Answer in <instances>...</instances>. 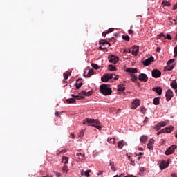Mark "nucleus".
Returning a JSON list of instances; mask_svg holds the SVG:
<instances>
[{
	"label": "nucleus",
	"mask_w": 177,
	"mask_h": 177,
	"mask_svg": "<svg viewBox=\"0 0 177 177\" xmlns=\"http://www.w3.org/2000/svg\"><path fill=\"white\" fill-rule=\"evenodd\" d=\"M91 172H92V170H86V171L84 173L85 176L89 177V174H91Z\"/></svg>",
	"instance_id": "38"
},
{
	"label": "nucleus",
	"mask_w": 177,
	"mask_h": 177,
	"mask_svg": "<svg viewBox=\"0 0 177 177\" xmlns=\"http://www.w3.org/2000/svg\"><path fill=\"white\" fill-rule=\"evenodd\" d=\"M122 38L123 39H124V41H129V39H130V37H129V36L128 35H122Z\"/></svg>",
	"instance_id": "32"
},
{
	"label": "nucleus",
	"mask_w": 177,
	"mask_h": 177,
	"mask_svg": "<svg viewBox=\"0 0 177 177\" xmlns=\"http://www.w3.org/2000/svg\"><path fill=\"white\" fill-rule=\"evenodd\" d=\"M149 145H153V143H154V139H151V140H149Z\"/></svg>",
	"instance_id": "53"
},
{
	"label": "nucleus",
	"mask_w": 177,
	"mask_h": 177,
	"mask_svg": "<svg viewBox=\"0 0 177 177\" xmlns=\"http://www.w3.org/2000/svg\"><path fill=\"white\" fill-rule=\"evenodd\" d=\"M82 136H84V130H82V131L79 133V138H82Z\"/></svg>",
	"instance_id": "46"
},
{
	"label": "nucleus",
	"mask_w": 177,
	"mask_h": 177,
	"mask_svg": "<svg viewBox=\"0 0 177 177\" xmlns=\"http://www.w3.org/2000/svg\"><path fill=\"white\" fill-rule=\"evenodd\" d=\"M128 32H129V34L132 35V34H133V30H128Z\"/></svg>",
	"instance_id": "57"
},
{
	"label": "nucleus",
	"mask_w": 177,
	"mask_h": 177,
	"mask_svg": "<svg viewBox=\"0 0 177 177\" xmlns=\"http://www.w3.org/2000/svg\"><path fill=\"white\" fill-rule=\"evenodd\" d=\"M80 96H86V92L85 91H82L80 93Z\"/></svg>",
	"instance_id": "47"
},
{
	"label": "nucleus",
	"mask_w": 177,
	"mask_h": 177,
	"mask_svg": "<svg viewBox=\"0 0 177 177\" xmlns=\"http://www.w3.org/2000/svg\"><path fill=\"white\" fill-rule=\"evenodd\" d=\"M174 67H175V66L174 64L167 65L166 66V70H167V71H171V70H174Z\"/></svg>",
	"instance_id": "27"
},
{
	"label": "nucleus",
	"mask_w": 177,
	"mask_h": 177,
	"mask_svg": "<svg viewBox=\"0 0 177 177\" xmlns=\"http://www.w3.org/2000/svg\"><path fill=\"white\" fill-rule=\"evenodd\" d=\"M177 9V3L175 4L174 6H173V10H176Z\"/></svg>",
	"instance_id": "55"
},
{
	"label": "nucleus",
	"mask_w": 177,
	"mask_h": 177,
	"mask_svg": "<svg viewBox=\"0 0 177 177\" xmlns=\"http://www.w3.org/2000/svg\"><path fill=\"white\" fill-rule=\"evenodd\" d=\"M107 48H109V46H107V47H104V48L100 46L99 49H100V50H104V49H107Z\"/></svg>",
	"instance_id": "50"
},
{
	"label": "nucleus",
	"mask_w": 177,
	"mask_h": 177,
	"mask_svg": "<svg viewBox=\"0 0 177 177\" xmlns=\"http://www.w3.org/2000/svg\"><path fill=\"white\" fill-rule=\"evenodd\" d=\"M62 171L63 172H65V174H67V172H68V167H67V165H64L63 167Z\"/></svg>",
	"instance_id": "34"
},
{
	"label": "nucleus",
	"mask_w": 177,
	"mask_h": 177,
	"mask_svg": "<svg viewBox=\"0 0 177 177\" xmlns=\"http://www.w3.org/2000/svg\"><path fill=\"white\" fill-rule=\"evenodd\" d=\"M140 112L142 113V114H146V108L144 106L140 107Z\"/></svg>",
	"instance_id": "37"
},
{
	"label": "nucleus",
	"mask_w": 177,
	"mask_h": 177,
	"mask_svg": "<svg viewBox=\"0 0 177 177\" xmlns=\"http://www.w3.org/2000/svg\"><path fill=\"white\" fill-rule=\"evenodd\" d=\"M107 141H108L109 143H112L113 145H115V138H109Z\"/></svg>",
	"instance_id": "31"
},
{
	"label": "nucleus",
	"mask_w": 177,
	"mask_h": 177,
	"mask_svg": "<svg viewBox=\"0 0 177 177\" xmlns=\"http://www.w3.org/2000/svg\"><path fill=\"white\" fill-rule=\"evenodd\" d=\"M105 75H106L108 80H111V78H113V74H106Z\"/></svg>",
	"instance_id": "45"
},
{
	"label": "nucleus",
	"mask_w": 177,
	"mask_h": 177,
	"mask_svg": "<svg viewBox=\"0 0 177 177\" xmlns=\"http://www.w3.org/2000/svg\"><path fill=\"white\" fill-rule=\"evenodd\" d=\"M165 97L167 102H169V100H171V99L174 97V92L172 91V90L168 89L166 91Z\"/></svg>",
	"instance_id": "3"
},
{
	"label": "nucleus",
	"mask_w": 177,
	"mask_h": 177,
	"mask_svg": "<svg viewBox=\"0 0 177 177\" xmlns=\"http://www.w3.org/2000/svg\"><path fill=\"white\" fill-rule=\"evenodd\" d=\"M138 80L142 82H147V81H149V77H147V75L141 73L138 76Z\"/></svg>",
	"instance_id": "9"
},
{
	"label": "nucleus",
	"mask_w": 177,
	"mask_h": 177,
	"mask_svg": "<svg viewBox=\"0 0 177 177\" xmlns=\"http://www.w3.org/2000/svg\"><path fill=\"white\" fill-rule=\"evenodd\" d=\"M100 91L102 95H104V96H108L109 95H111L112 91L111 88H110L109 84H103L100 86Z\"/></svg>",
	"instance_id": "2"
},
{
	"label": "nucleus",
	"mask_w": 177,
	"mask_h": 177,
	"mask_svg": "<svg viewBox=\"0 0 177 177\" xmlns=\"http://www.w3.org/2000/svg\"><path fill=\"white\" fill-rule=\"evenodd\" d=\"M140 106V100H135L132 102L131 109L132 110H136L138 107Z\"/></svg>",
	"instance_id": "4"
},
{
	"label": "nucleus",
	"mask_w": 177,
	"mask_h": 177,
	"mask_svg": "<svg viewBox=\"0 0 177 177\" xmlns=\"http://www.w3.org/2000/svg\"><path fill=\"white\" fill-rule=\"evenodd\" d=\"M154 129H156V131H160V129H161V126L159 124V123L154 127Z\"/></svg>",
	"instance_id": "39"
},
{
	"label": "nucleus",
	"mask_w": 177,
	"mask_h": 177,
	"mask_svg": "<svg viewBox=\"0 0 177 177\" xmlns=\"http://www.w3.org/2000/svg\"><path fill=\"white\" fill-rule=\"evenodd\" d=\"M115 77H113V80H118L120 78V76L118 75H114Z\"/></svg>",
	"instance_id": "54"
},
{
	"label": "nucleus",
	"mask_w": 177,
	"mask_h": 177,
	"mask_svg": "<svg viewBox=\"0 0 177 177\" xmlns=\"http://www.w3.org/2000/svg\"><path fill=\"white\" fill-rule=\"evenodd\" d=\"M62 162L63 164H68V157L63 156L62 159Z\"/></svg>",
	"instance_id": "20"
},
{
	"label": "nucleus",
	"mask_w": 177,
	"mask_h": 177,
	"mask_svg": "<svg viewBox=\"0 0 177 177\" xmlns=\"http://www.w3.org/2000/svg\"><path fill=\"white\" fill-rule=\"evenodd\" d=\"M153 104H155V106H158V104H160V97H156L153 99Z\"/></svg>",
	"instance_id": "25"
},
{
	"label": "nucleus",
	"mask_w": 177,
	"mask_h": 177,
	"mask_svg": "<svg viewBox=\"0 0 177 177\" xmlns=\"http://www.w3.org/2000/svg\"><path fill=\"white\" fill-rule=\"evenodd\" d=\"M172 131H174V127H172V126H169V127H167L162 129V131L163 133H171V132H172Z\"/></svg>",
	"instance_id": "11"
},
{
	"label": "nucleus",
	"mask_w": 177,
	"mask_h": 177,
	"mask_svg": "<svg viewBox=\"0 0 177 177\" xmlns=\"http://www.w3.org/2000/svg\"><path fill=\"white\" fill-rule=\"evenodd\" d=\"M166 38H167L169 39V41H171V39H172V37H171V35H169V34H167Z\"/></svg>",
	"instance_id": "48"
},
{
	"label": "nucleus",
	"mask_w": 177,
	"mask_h": 177,
	"mask_svg": "<svg viewBox=\"0 0 177 177\" xmlns=\"http://www.w3.org/2000/svg\"><path fill=\"white\" fill-rule=\"evenodd\" d=\"M138 53H139V46H133L131 54L133 56H138Z\"/></svg>",
	"instance_id": "12"
},
{
	"label": "nucleus",
	"mask_w": 177,
	"mask_h": 177,
	"mask_svg": "<svg viewBox=\"0 0 177 177\" xmlns=\"http://www.w3.org/2000/svg\"><path fill=\"white\" fill-rule=\"evenodd\" d=\"M109 70L110 71H117V67H115L113 65L111 64V65L109 66Z\"/></svg>",
	"instance_id": "28"
},
{
	"label": "nucleus",
	"mask_w": 177,
	"mask_h": 177,
	"mask_svg": "<svg viewBox=\"0 0 177 177\" xmlns=\"http://www.w3.org/2000/svg\"><path fill=\"white\" fill-rule=\"evenodd\" d=\"M169 165V162L167 161L162 160L159 165V167L160 169V171H162L165 169V168H168V166Z\"/></svg>",
	"instance_id": "8"
},
{
	"label": "nucleus",
	"mask_w": 177,
	"mask_h": 177,
	"mask_svg": "<svg viewBox=\"0 0 177 177\" xmlns=\"http://www.w3.org/2000/svg\"><path fill=\"white\" fill-rule=\"evenodd\" d=\"M106 34H109V33H107V32H102V37H106Z\"/></svg>",
	"instance_id": "62"
},
{
	"label": "nucleus",
	"mask_w": 177,
	"mask_h": 177,
	"mask_svg": "<svg viewBox=\"0 0 177 177\" xmlns=\"http://www.w3.org/2000/svg\"><path fill=\"white\" fill-rule=\"evenodd\" d=\"M118 91L119 92H122V91H125V87H124L123 84H120L118 86Z\"/></svg>",
	"instance_id": "22"
},
{
	"label": "nucleus",
	"mask_w": 177,
	"mask_h": 177,
	"mask_svg": "<svg viewBox=\"0 0 177 177\" xmlns=\"http://www.w3.org/2000/svg\"><path fill=\"white\" fill-rule=\"evenodd\" d=\"M113 31H114V28H111L106 31V34H110V32H113Z\"/></svg>",
	"instance_id": "42"
},
{
	"label": "nucleus",
	"mask_w": 177,
	"mask_h": 177,
	"mask_svg": "<svg viewBox=\"0 0 177 177\" xmlns=\"http://www.w3.org/2000/svg\"><path fill=\"white\" fill-rule=\"evenodd\" d=\"M66 103H68V104H71V103H75V98H69L66 100Z\"/></svg>",
	"instance_id": "24"
},
{
	"label": "nucleus",
	"mask_w": 177,
	"mask_h": 177,
	"mask_svg": "<svg viewBox=\"0 0 177 177\" xmlns=\"http://www.w3.org/2000/svg\"><path fill=\"white\" fill-rule=\"evenodd\" d=\"M124 145H125V142H124V140L119 141L118 142V149H122V147H124Z\"/></svg>",
	"instance_id": "19"
},
{
	"label": "nucleus",
	"mask_w": 177,
	"mask_h": 177,
	"mask_svg": "<svg viewBox=\"0 0 177 177\" xmlns=\"http://www.w3.org/2000/svg\"><path fill=\"white\" fill-rule=\"evenodd\" d=\"M69 75H71V71H67L66 73H64V80H68Z\"/></svg>",
	"instance_id": "29"
},
{
	"label": "nucleus",
	"mask_w": 177,
	"mask_h": 177,
	"mask_svg": "<svg viewBox=\"0 0 177 177\" xmlns=\"http://www.w3.org/2000/svg\"><path fill=\"white\" fill-rule=\"evenodd\" d=\"M91 95H92V92L91 91L86 92V96H91Z\"/></svg>",
	"instance_id": "51"
},
{
	"label": "nucleus",
	"mask_w": 177,
	"mask_h": 177,
	"mask_svg": "<svg viewBox=\"0 0 177 177\" xmlns=\"http://www.w3.org/2000/svg\"><path fill=\"white\" fill-rule=\"evenodd\" d=\"M140 140L141 143H146V142H147V136L143 135L140 137Z\"/></svg>",
	"instance_id": "16"
},
{
	"label": "nucleus",
	"mask_w": 177,
	"mask_h": 177,
	"mask_svg": "<svg viewBox=\"0 0 177 177\" xmlns=\"http://www.w3.org/2000/svg\"><path fill=\"white\" fill-rule=\"evenodd\" d=\"M174 57H176L177 56V45L174 48Z\"/></svg>",
	"instance_id": "44"
},
{
	"label": "nucleus",
	"mask_w": 177,
	"mask_h": 177,
	"mask_svg": "<svg viewBox=\"0 0 177 177\" xmlns=\"http://www.w3.org/2000/svg\"><path fill=\"white\" fill-rule=\"evenodd\" d=\"M108 59H109V62L112 63L113 64H117V63H118L120 60V58H118V57L113 55L111 57H109Z\"/></svg>",
	"instance_id": "6"
},
{
	"label": "nucleus",
	"mask_w": 177,
	"mask_h": 177,
	"mask_svg": "<svg viewBox=\"0 0 177 177\" xmlns=\"http://www.w3.org/2000/svg\"><path fill=\"white\" fill-rule=\"evenodd\" d=\"M76 85V89H80L82 86V82H80V80H77V82L75 84Z\"/></svg>",
	"instance_id": "26"
},
{
	"label": "nucleus",
	"mask_w": 177,
	"mask_h": 177,
	"mask_svg": "<svg viewBox=\"0 0 177 177\" xmlns=\"http://www.w3.org/2000/svg\"><path fill=\"white\" fill-rule=\"evenodd\" d=\"M123 52H124V53H132V52H131V50H127V49H124Z\"/></svg>",
	"instance_id": "49"
},
{
	"label": "nucleus",
	"mask_w": 177,
	"mask_h": 177,
	"mask_svg": "<svg viewBox=\"0 0 177 177\" xmlns=\"http://www.w3.org/2000/svg\"><path fill=\"white\" fill-rule=\"evenodd\" d=\"M147 121H149V118L145 117L144 120V122H147Z\"/></svg>",
	"instance_id": "58"
},
{
	"label": "nucleus",
	"mask_w": 177,
	"mask_h": 177,
	"mask_svg": "<svg viewBox=\"0 0 177 177\" xmlns=\"http://www.w3.org/2000/svg\"><path fill=\"white\" fill-rule=\"evenodd\" d=\"M126 73H131L132 74H136V73H138V68H128L126 69Z\"/></svg>",
	"instance_id": "14"
},
{
	"label": "nucleus",
	"mask_w": 177,
	"mask_h": 177,
	"mask_svg": "<svg viewBox=\"0 0 177 177\" xmlns=\"http://www.w3.org/2000/svg\"><path fill=\"white\" fill-rule=\"evenodd\" d=\"M151 74L153 78H160V77H161V71H160L158 69L152 70Z\"/></svg>",
	"instance_id": "7"
},
{
	"label": "nucleus",
	"mask_w": 177,
	"mask_h": 177,
	"mask_svg": "<svg viewBox=\"0 0 177 177\" xmlns=\"http://www.w3.org/2000/svg\"><path fill=\"white\" fill-rule=\"evenodd\" d=\"M76 158L79 160H85V154H82V153H77Z\"/></svg>",
	"instance_id": "15"
},
{
	"label": "nucleus",
	"mask_w": 177,
	"mask_h": 177,
	"mask_svg": "<svg viewBox=\"0 0 177 177\" xmlns=\"http://www.w3.org/2000/svg\"><path fill=\"white\" fill-rule=\"evenodd\" d=\"M159 36H160V37H164L165 38H167V37H165V35H164V33H160Z\"/></svg>",
	"instance_id": "63"
},
{
	"label": "nucleus",
	"mask_w": 177,
	"mask_h": 177,
	"mask_svg": "<svg viewBox=\"0 0 177 177\" xmlns=\"http://www.w3.org/2000/svg\"><path fill=\"white\" fill-rule=\"evenodd\" d=\"M159 125H160V127H165V125H167V123L165 122H159Z\"/></svg>",
	"instance_id": "43"
},
{
	"label": "nucleus",
	"mask_w": 177,
	"mask_h": 177,
	"mask_svg": "<svg viewBox=\"0 0 177 177\" xmlns=\"http://www.w3.org/2000/svg\"><path fill=\"white\" fill-rule=\"evenodd\" d=\"M101 81L102 82H107L109 81V77L105 75L101 77Z\"/></svg>",
	"instance_id": "30"
},
{
	"label": "nucleus",
	"mask_w": 177,
	"mask_h": 177,
	"mask_svg": "<svg viewBox=\"0 0 177 177\" xmlns=\"http://www.w3.org/2000/svg\"><path fill=\"white\" fill-rule=\"evenodd\" d=\"M174 62H175V59H174L169 60L167 63V66H172V63H174Z\"/></svg>",
	"instance_id": "36"
},
{
	"label": "nucleus",
	"mask_w": 177,
	"mask_h": 177,
	"mask_svg": "<svg viewBox=\"0 0 177 177\" xmlns=\"http://www.w3.org/2000/svg\"><path fill=\"white\" fill-rule=\"evenodd\" d=\"M152 91H153V92H156V93H158V95H161L162 93V88L161 87L153 88Z\"/></svg>",
	"instance_id": "13"
},
{
	"label": "nucleus",
	"mask_w": 177,
	"mask_h": 177,
	"mask_svg": "<svg viewBox=\"0 0 177 177\" xmlns=\"http://www.w3.org/2000/svg\"><path fill=\"white\" fill-rule=\"evenodd\" d=\"M131 81L135 82L136 80H138V77L135 75H133L131 78Z\"/></svg>",
	"instance_id": "40"
},
{
	"label": "nucleus",
	"mask_w": 177,
	"mask_h": 177,
	"mask_svg": "<svg viewBox=\"0 0 177 177\" xmlns=\"http://www.w3.org/2000/svg\"><path fill=\"white\" fill-rule=\"evenodd\" d=\"M151 62H154V57H151L149 58H147V59L144 60L142 62V64L145 66V67H147V66L150 65L151 64Z\"/></svg>",
	"instance_id": "10"
},
{
	"label": "nucleus",
	"mask_w": 177,
	"mask_h": 177,
	"mask_svg": "<svg viewBox=\"0 0 177 177\" xmlns=\"http://www.w3.org/2000/svg\"><path fill=\"white\" fill-rule=\"evenodd\" d=\"M91 66L93 67V68H95V70H99V68H100V66H99V65L96 64H91Z\"/></svg>",
	"instance_id": "33"
},
{
	"label": "nucleus",
	"mask_w": 177,
	"mask_h": 177,
	"mask_svg": "<svg viewBox=\"0 0 177 177\" xmlns=\"http://www.w3.org/2000/svg\"><path fill=\"white\" fill-rule=\"evenodd\" d=\"M147 147V149H149V150H153V145L152 144L148 143Z\"/></svg>",
	"instance_id": "41"
},
{
	"label": "nucleus",
	"mask_w": 177,
	"mask_h": 177,
	"mask_svg": "<svg viewBox=\"0 0 177 177\" xmlns=\"http://www.w3.org/2000/svg\"><path fill=\"white\" fill-rule=\"evenodd\" d=\"M171 177H177L176 174H175V173H172V174H171Z\"/></svg>",
	"instance_id": "59"
},
{
	"label": "nucleus",
	"mask_w": 177,
	"mask_h": 177,
	"mask_svg": "<svg viewBox=\"0 0 177 177\" xmlns=\"http://www.w3.org/2000/svg\"><path fill=\"white\" fill-rule=\"evenodd\" d=\"M156 51H157V52H161V48L157 47Z\"/></svg>",
	"instance_id": "60"
},
{
	"label": "nucleus",
	"mask_w": 177,
	"mask_h": 177,
	"mask_svg": "<svg viewBox=\"0 0 177 177\" xmlns=\"http://www.w3.org/2000/svg\"><path fill=\"white\" fill-rule=\"evenodd\" d=\"M119 177H127V176H124V174H122L121 175L119 176Z\"/></svg>",
	"instance_id": "64"
},
{
	"label": "nucleus",
	"mask_w": 177,
	"mask_h": 177,
	"mask_svg": "<svg viewBox=\"0 0 177 177\" xmlns=\"http://www.w3.org/2000/svg\"><path fill=\"white\" fill-rule=\"evenodd\" d=\"M171 88H173V89H176L177 88V83H176V80H174L171 84H170Z\"/></svg>",
	"instance_id": "23"
},
{
	"label": "nucleus",
	"mask_w": 177,
	"mask_h": 177,
	"mask_svg": "<svg viewBox=\"0 0 177 177\" xmlns=\"http://www.w3.org/2000/svg\"><path fill=\"white\" fill-rule=\"evenodd\" d=\"M109 165L111 167H114V162H110Z\"/></svg>",
	"instance_id": "61"
},
{
	"label": "nucleus",
	"mask_w": 177,
	"mask_h": 177,
	"mask_svg": "<svg viewBox=\"0 0 177 177\" xmlns=\"http://www.w3.org/2000/svg\"><path fill=\"white\" fill-rule=\"evenodd\" d=\"M95 74V70L93 69H90L88 72V74L86 75V77L88 78H89V77H91V75H93Z\"/></svg>",
	"instance_id": "21"
},
{
	"label": "nucleus",
	"mask_w": 177,
	"mask_h": 177,
	"mask_svg": "<svg viewBox=\"0 0 177 177\" xmlns=\"http://www.w3.org/2000/svg\"><path fill=\"white\" fill-rule=\"evenodd\" d=\"M162 3L165 6H171V3H169V1H163Z\"/></svg>",
	"instance_id": "35"
},
{
	"label": "nucleus",
	"mask_w": 177,
	"mask_h": 177,
	"mask_svg": "<svg viewBox=\"0 0 177 177\" xmlns=\"http://www.w3.org/2000/svg\"><path fill=\"white\" fill-rule=\"evenodd\" d=\"M111 171H113V172H115V167L114 166L111 167Z\"/></svg>",
	"instance_id": "56"
},
{
	"label": "nucleus",
	"mask_w": 177,
	"mask_h": 177,
	"mask_svg": "<svg viewBox=\"0 0 177 177\" xmlns=\"http://www.w3.org/2000/svg\"><path fill=\"white\" fill-rule=\"evenodd\" d=\"M71 97H74V99H76L77 100H81L82 99H84V97L82 95H75L74 94H72Z\"/></svg>",
	"instance_id": "18"
},
{
	"label": "nucleus",
	"mask_w": 177,
	"mask_h": 177,
	"mask_svg": "<svg viewBox=\"0 0 177 177\" xmlns=\"http://www.w3.org/2000/svg\"><path fill=\"white\" fill-rule=\"evenodd\" d=\"M55 117H60V113H59V111H56L55 113Z\"/></svg>",
	"instance_id": "52"
},
{
	"label": "nucleus",
	"mask_w": 177,
	"mask_h": 177,
	"mask_svg": "<svg viewBox=\"0 0 177 177\" xmlns=\"http://www.w3.org/2000/svg\"><path fill=\"white\" fill-rule=\"evenodd\" d=\"M175 149H176V145H171L170 147H169L168 149L166 150L165 154H166V156H169V154H174V153L175 152Z\"/></svg>",
	"instance_id": "5"
},
{
	"label": "nucleus",
	"mask_w": 177,
	"mask_h": 177,
	"mask_svg": "<svg viewBox=\"0 0 177 177\" xmlns=\"http://www.w3.org/2000/svg\"><path fill=\"white\" fill-rule=\"evenodd\" d=\"M100 45H102V46H106V45H108V46H110V43L107 41L100 40Z\"/></svg>",
	"instance_id": "17"
},
{
	"label": "nucleus",
	"mask_w": 177,
	"mask_h": 177,
	"mask_svg": "<svg viewBox=\"0 0 177 177\" xmlns=\"http://www.w3.org/2000/svg\"><path fill=\"white\" fill-rule=\"evenodd\" d=\"M83 124H88V125L91 124V127H94L95 128H97V129H102V127H100V122H99L98 120L87 118L83 121Z\"/></svg>",
	"instance_id": "1"
}]
</instances>
